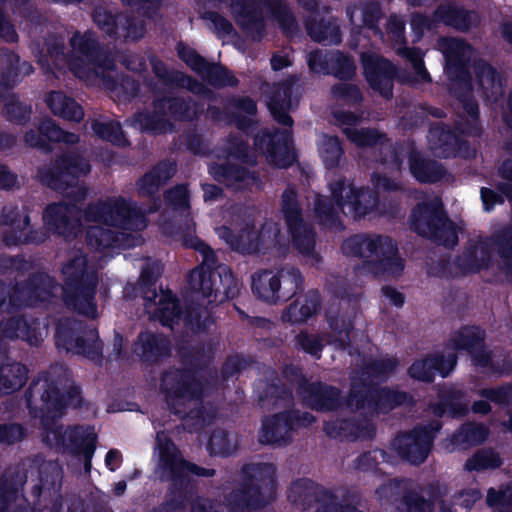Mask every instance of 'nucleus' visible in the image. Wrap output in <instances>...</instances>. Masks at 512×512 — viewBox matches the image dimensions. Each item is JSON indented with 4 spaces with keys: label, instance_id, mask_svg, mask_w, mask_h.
<instances>
[{
    "label": "nucleus",
    "instance_id": "obj_41",
    "mask_svg": "<svg viewBox=\"0 0 512 512\" xmlns=\"http://www.w3.org/2000/svg\"><path fill=\"white\" fill-rule=\"evenodd\" d=\"M46 401L51 407L61 408L64 406H77L80 403L79 391L75 387H70L66 393H61L56 387L51 392H47Z\"/></svg>",
    "mask_w": 512,
    "mask_h": 512
},
{
    "label": "nucleus",
    "instance_id": "obj_6",
    "mask_svg": "<svg viewBox=\"0 0 512 512\" xmlns=\"http://www.w3.org/2000/svg\"><path fill=\"white\" fill-rule=\"evenodd\" d=\"M411 227L418 234L433 237L447 247L457 244V227L443 218L441 201L433 197L428 203L419 204L412 212Z\"/></svg>",
    "mask_w": 512,
    "mask_h": 512
},
{
    "label": "nucleus",
    "instance_id": "obj_33",
    "mask_svg": "<svg viewBox=\"0 0 512 512\" xmlns=\"http://www.w3.org/2000/svg\"><path fill=\"white\" fill-rule=\"evenodd\" d=\"M175 173V166L172 163H161L151 172L146 174L139 184V190L142 194L150 195L166 180Z\"/></svg>",
    "mask_w": 512,
    "mask_h": 512
},
{
    "label": "nucleus",
    "instance_id": "obj_59",
    "mask_svg": "<svg viewBox=\"0 0 512 512\" xmlns=\"http://www.w3.org/2000/svg\"><path fill=\"white\" fill-rule=\"evenodd\" d=\"M283 320L290 323L304 322L303 314V300L297 301L289 306L287 311L282 316Z\"/></svg>",
    "mask_w": 512,
    "mask_h": 512
},
{
    "label": "nucleus",
    "instance_id": "obj_15",
    "mask_svg": "<svg viewBox=\"0 0 512 512\" xmlns=\"http://www.w3.org/2000/svg\"><path fill=\"white\" fill-rule=\"evenodd\" d=\"M199 250L203 254L202 265L192 271L189 278V286L192 291L196 294H200L203 298L207 299L203 301L210 304L213 300V276L214 273L211 270V265L214 263V254L212 250L201 243L198 240H192L190 243H186Z\"/></svg>",
    "mask_w": 512,
    "mask_h": 512
},
{
    "label": "nucleus",
    "instance_id": "obj_14",
    "mask_svg": "<svg viewBox=\"0 0 512 512\" xmlns=\"http://www.w3.org/2000/svg\"><path fill=\"white\" fill-rule=\"evenodd\" d=\"M255 150L263 154L266 160L278 167L285 168L294 161V155L290 148L289 134L285 130L274 135L263 132L255 139Z\"/></svg>",
    "mask_w": 512,
    "mask_h": 512
},
{
    "label": "nucleus",
    "instance_id": "obj_7",
    "mask_svg": "<svg viewBox=\"0 0 512 512\" xmlns=\"http://www.w3.org/2000/svg\"><path fill=\"white\" fill-rule=\"evenodd\" d=\"M302 281L299 271L293 267L264 270L252 277V290L261 300L277 303L296 293Z\"/></svg>",
    "mask_w": 512,
    "mask_h": 512
},
{
    "label": "nucleus",
    "instance_id": "obj_18",
    "mask_svg": "<svg viewBox=\"0 0 512 512\" xmlns=\"http://www.w3.org/2000/svg\"><path fill=\"white\" fill-rule=\"evenodd\" d=\"M145 308L149 314L163 325L173 327L181 319V313L174 296L170 291L159 293L147 290L144 292Z\"/></svg>",
    "mask_w": 512,
    "mask_h": 512
},
{
    "label": "nucleus",
    "instance_id": "obj_10",
    "mask_svg": "<svg viewBox=\"0 0 512 512\" xmlns=\"http://www.w3.org/2000/svg\"><path fill=\"white\" fill-rule=\"evenodd\" d=\"M95 434L89 428L77 427L63 429L57 427L49 430L45 436L48 444L63 447L75 454H83L86 460L85 469L91 468V458L95 450Z\"/></svg>",
    "mask_w": 512,
    "mask_h": 512
},
{
    "label": "nucleus",
    "instance_id": "obj_29",
    "mask_svg": "<svg viewBox=\"0 0 512 512\" xmlns=\"http://www.w3.org/2000/svg\"><path fill=\"white\" fill-rule=\"evenodd\" d=\"M476 83L485 97L496 99L502 94L501 83L496 78L495 71L486 63L479 62L474 67Z\"/></svg>",
    "mask_w": 512,
    "mask_h": 512
},
{
    "label": "nucleus",
    "instance_id": "obj_37",
    "mask_svg": "<svg viewBox=\"0 0 512 512\" xmlns=\"http://www.w3.org/2000/svg\"><path fill=\"white\" fill-rule=\"evenodd\" d=\"M237 22L246 28L258 25L260 17L259 4L254 0H237L231 5Z\"/></svg>",
    "mask_w": 512,
    "mask_h": 512
},
{
    "label": "nucleus",
    "instance_id": "obj_30",
    "mask_svg": "<svg viewBox=\"0 0 512 512\" xmlns=\"http://www.w3.org/2000/svg\"><path fill=\"white\" fill-rule=\"evenodd\" d=\"M357 118L351 113H341L338 116V121L346 125L343 128L346 136L357 146H369L378 141L380 136L377 132L372 130L358 129L351 125L356 122Z\"/></svg>",
    "mask_w": 512,
    "mask_h": 512
},
{
    "label": "nucleus",
    "instance_id": "obj_1",
    "mask_svg": "<svg viewBox=\"0 0 512 512\" xmlns=\"http://www.w3.org/2000/svg\"><path fill=\"white\" fill-rule=\"evenodd\" d=\"M79 214L76 205L55 204L46 209L44 220L48 229L65 238L76 237L81 227L85 228L88 245L97 250L115 243L129 247L132 243L125 237L126 231H138L146 226L142 213L122 198L90 206L83 218Z\"/></svg>",
    "mask_w": 512,
    "mask_h": 512
},
{
    "label": "nucleus",
    "instance_id": "obj_57",
    "mask_svg": "<svg viewBox=\"0 0 512 512\" xmlns=\"http://www.w3.org/2000/svg\"><path fill=\"white\" fill-rule=\"evenodd\" d=\"M168 202L179 208L187 207L188 205V194L187 189L184 186L175 187L173 190L169 191L167 195Z\"/></svg>",
    "mask_w": 512,
    "mask_h": 512
},
{
    "label": "nucleus",
    "instance_id": "obj_52",
    "mask_svg": "<svg viewBox=\"0 0 512 512\" xmlns=\"http://www.w3.org/2000/svg\"><path fill=\"white\" fill-rule=\"evenodd\" d=\"M29 327L23 319H13L9 322L8 327L3 330V334L9 338H22L30 340L28 335Z\"/></svg>",
    "mask_w": 512,
    "mask_h": 512
},
{
    "label": "nucleus",
    "instance_id": "obj_58",
    "mask_svg": "<svg viewBox=\"0 0 512 512\" xmlns=\"http://www.w3.org/2000/svg\"><path fill=\"white\" fill-rule=\"evenodd\" d=\"M23 437V430L19 425L0 426V441L14 443Z\"/></svg>",
    "mask_w": 512,
    "mask_h": 512
},
{
    "label": "nucleus",
    "instance_id": "obj_4",
    "mask_svg": "<svg viewBox=\"0 0 512 512\" xmlns=\"http://www.w3.org/2000/svg\"><path fill=\"white\" fill-rule=\"evenodd\" d=\"M218 163L210 164V174L219 182L235 189L249 188L256 184V178L244 169L235 167V162L253 163L254 156L247 153L242 138H229L218 155Z\"/></svg>",
    "mask_w": 512,
    "mask_h": 512
},
{
    "label": "nucleus",
    "instance_id": "obj_13",
    "mask_svg": "<svg viewBox=\"0 0 512 512\" xmlns=\"http://www.w3.org/2000/svg\"><path fill=\"white\" fill-rule=\"evenodd\" d=\"M166 402L175 413H182V406L194 402L201 394L199 382L190 374L174 371L167 373L162 380Z\"/></svg>",
    "mask_w": 512,
    "mask_h": 512
},
{
    "label": "nucleus",
    "instance_id": "obj_53",
    "mask_svg": "<svg viewBox=\"0 0 512 512\" xmlns=\"http://www.w3.org/2000/svg\"><path fill=\"white\" fill-rule=\"evenodd\" d=\"M62 43H55L51 47L47 48L48 58L46 57H39V64L42 66L45 70H50V62L55 64L56 66H60L62 61L64 60V56L62 53Z\"/></svg>",
    "mask_w": 512,
    "mask_h": 512
},
{
    "label": "nucleus",
    "instance_id": "obj_22",
    "mask_svg": "<svg viewBox=\"0 0 512 512\" xmlns=\"http://www.w3.org/2000/svg\"><path fill=\"white\" fill-rule=\"evenodd\" d=\"M178 54L180 58L185 61L187 65H189L193 70L201 74L207 73L211 83L216 85L234 84L232 77H229L226 71L218 67H210V65L193 49L179 45Z\"/></svg>",
    "mask_w": 512,
    "mask_h": 512
},
{
    "label": "nucleus",
    "instance_id": "obj_5",
    "mask_svg": "<svg viewBox=\"0 0 512 512\" xmlns=\"http://www.w3.org/2000/svg\"><path fill=\"white\" fill-rule=\"evenodd\" d=\"M334 206L327 207L324 200L318 198L315 204V212L324 224H327L337 210L354 217L365 216L377 205V199L366 190H357L347 181H339L331 186Z\"/></svg>",
    "mask_w": 512,
    "mask_h": 512
},
{
    "label": "nucleus",
    "instance_id": "obj_50",
    "mask_svg": "<svg viewBox=\"0 0 512 512\" xmlns=\"http://www.w3.org/2000/svg\"><path fill=\"white\" fill-rule=\"evenodd\" d=\"M0 69L8 70L9 73L11 70L17 69L20 73L25 75L32 71L31 65L26 62L20 64L19 58L9 53L0 54Z\"/></svg>",
    "mask_w": 512,
    "mask_h": 512
},
{
    "label": "nucleus",
    "instance_id": "obj_48",
    "mask_svg": "<svg viewBox=\"0 0 512 512\" xmlns=\"http://www.w3.org/2000/svg\"><path fill=\"white\" fill-rule=\"evenodd\" d=\"M399 53L409 59L411 62L412 68L416 74V78L413 80V82L428 81V74L423 67L422 55L420 51L411 48H403L399 50Z\"/></svg>",
    "mask_w": 512,
    "mask_h": 512
},
{
    "label": "nucleus",
    "instance_id": "obj_11",
    "mask_svg": "<svg viewBox=\"0 0 512 512\" xmlns=\"http://www.w3.org/2000/svg\"><path fill=\"white\" fill-rule=\"evenodd\" d=\"M157 451L159 456V474L162 478H176L188 473L197 476L209 477L214 470L200 468L194 464L185 462L179 455L173 443L163 433L157 434Z\"/></svg>",
    "mask_w": 512,
    "mask_h": 512
},
{
    "label": "nucleus",
    "instance_id": "obj_43",
    "mask_svg": "<svg viewBox=\"0 0 512 512\" xmlns=\"http://www.w3.org/2000/svg\"><path fill=\"white\" fill-rule=\"evenodd\" d=\"M92 128L99 137L105 140H108L117 145H123L125 143L123 133L121 131L119 123L117 122L95 121L92 124Z\"/></svg>",
    "mask_w": 512,
    "mask_h": 512
},
{
    "label": "nucleus",
    "instance_id": "obj_39",
    "mask_svg": "<svg viewBox=\"0 0 512 512\" xmlns=\"http://www.w3.org/2000/svg\"><path fill=\"white\" fill-rule=\"evenodd\" d=\"M309 35L318 42H326L329 44L338 43L340 41L339 26L334 21H326L320 24H308Z\"/></svg>",
    "mask_w": 512,
    "mask_h": 512
},
{
    "label": "nucleus",
    "instance_id": "obj_40",
    "mask_svg": "<svg viewBox=\"0 0 512 512\" xmlns=\"http://www.w3.org/2000/svg\"><path fill=\"white\" fill-rule=\"evenodd\" d=\"M319 153L327 167L337 165L342 155L338 139L324 135L320 140Z\"/></svg>",
    "mask_w": 512,
    "mask_h": 512
},
{
    "label": "nucleus",
    "instance_id": "obj_35",
    "mask_svg": "<svg viewBox=\"0 0 512 512\" xmlns=\"http://www.w3.org/2000/svg\"><path fill=\"white\" fill-rule=\"evenodd\" d=\"M262 492L259 489H249L248 491L237 492L231 496L228 506L230 512H242L250 506L257 507L272 499V490L269 489L265 496L260 499Z\"/></svg>",
    "mask_w": 512,
    "mask_h": 512
},
{
    "label": "nucleus",
    "instance_id": "obj_62",
    "mask_svg": "<svg viewBox=\"0 0 512 512\" xmlns=\"http://www.w3.org/2000/svg\"><path fill=\"white\" fill-rule=\"evenodd\" d=\"M299 339L301 341L302 347L311 354H317L322 347V345L318 342L317 338L314 336L301 334L299 336Z\"/></svg>",
    "mask_w": 512,
    "mask_h": 512
},
{
    "label": "nucleus",
    "instance_id": "obj_64",
    "mask_svg": "<svg viewBox=\"0 0 512 512\" xmlns=\"http://www.w3.org/2000/svg\"><path fill=\"white\" fill-rule=\"evenodd\" d=\"M410 512H431V504L420 497H415L409 501Z\"/></svg>",
    "mask_w": 512,
    "mask_h": 512
},
{
    "label": "nucleus",
    "instance_id": "obj_60",
    "mask_svg": "<svg viewBox=\"0 0 512 512\" xmlns=\"http://www.w3.org/2000/svg\"><path fill=\"white\" fill-rule=\"evenodd\" d=\"M502 175L508 182L503 184L500 188L512 201V161L504 162L502 166Z\"/></svg>",
    "mask_w": 512,
    "mask_h": 512
},
{
    "label": "nucleus",
    "instance_id": "obj_49",
    "mask_svg": "<svg viewBox=\"0 0 512 512\" xmlns=\"http://www.w3.org/2000/svg\"><path fill=\"white\" fill-rule=\"evenodd\" d=\"M467 399H464V395L460 391H452L449 399H446L445 407L449 410L451 415L459 416L464 414L468 410Z\"/></svg>",
    "mask_w": 512,
    "mask_h": 512
},
{
    "label": "nucleus",
    "instance_id": "obj_8",
    "mask_svg": "<svg viewBox=\"0 0 512 512\" xmlns=\"http://www.w3.org/2000/svg\"><path fill=\"white\" fill-rule=\"evenodd\" d=\"M217 234L229 247L242 253L257 252L261 247L272 248L280 243L279 227L274 222L266 223L259 233L246 223L241 229L235 230L221 227Z\"/></svg>",
    "mask_w": 512,
    "mask_h": 512
},
{
    "label": "nucleus",
    "instance_id": "obj_9",
    "mask_svg": "<svg viewBox=\"0 0 512 512\" xmlns=\"http://www.w3.org/2000/svg\"><path fill=\"white\" fill-rule=\"evenodd\" d=\"M73 54L69 60L70 69L73 73L91 83L98 77H105L107 70L113 69L114 64L108 60L104 64L94 62V41L90 35H75L71 40Z\"/></svg>",
    "mask_w": 512,
    "mask_h": 512
},
{
    "label": "nucleus",
    "instance_id": "obj_63",
    "mask_svg": "<svg viewBox=\"0 0 512 512\" xmlns=\"http://www.w3.org/2000/svg\"><path fill=\"white\" fill-rule=\"evenodd\" d=\"M481 197L484 204V208L487 211L490 210L496 203L502 202L500 196H498L494 191L487 188H482Z\"/></svg>",
    "mask_w": 512,
    "mask_h": 512
},
{
    "label": "nucleus",
    "instance_id": "obj_54",
    "mask_svg": "<svg viewBox=\"0 0 512 512\" xmlns=\"http://www.w3.org/2000/svg\"><path fill=\"white\" fill-rule=\"evenodd\" d=\"M57 345L64 347L67 351H73L90 356V352L86 349L82 341L80 342L77 339L74 342L71 339H67L66 332L62 329H58L57 331Z\"/></svg>",
    "mask_w": 512,
    "mask_h": 512
},
{
    "label": "nucleus",
    "instance_id": "obj_25",
    "mask_svg": "<svg viewBox=\"0 0 512 512\" xmlns=\"http://www.w3.org/2000/svg\"><path fill=\"white\" fill-rule=\"evenodd\" d=\"M41 135H36L34 131H29L25 134V142L29 146L42 147L45 145V138L51 141L64 142L67 144H73L78 141V136L63 131L61 128L56 126L51 119H46L40 126Z\"/></svg>",
    "mask_w": 512,
    "mask_h": 512
},
{
    "label": "nucleus",
    "instance_id": "obj_2",
    "mask_svg": "<svg viewBox=\"0 0 512 512\" xmlns=\"http://www.w3.org/2000/svg\"><path fill=\"white\" fill-rule=\"evenodd\" d=\"M63 275L66 280V288L55 285L49 277L40 279V283L35 287H28L19 293L25 299V304L35 305L38 301H44L58 290L65 293L66 302L73 306L79 313L95 318L97 308L93 302L92 289L95 287L96 267L88 265L85 256L77 255L63 267Z\"/></svg>",
    "mask_w": 512,
    "mask_h": 512
},
{
    "label": "nucleus",
    "instance_id": "obj_12",
    "mask_svg": "<svg viewBox=\"0 0 512 512\" xmlns=\"http://www.w3.org/2000/svg\"><path fill=\"white\" fill-rule=\"evenodd\" d=\"M282 212L295 248L303 255H312L315 244L314 234L312 230L302 222L297 205L296 193L292 189H287L283 193Z\"/></svg>",
    "mask_w": 512,
    "mask_h": 512
},
{
    "label": "nucleus",
    "instance_id": "obj_36",
    "mask_svg": "<svg viewBox=\"0 0 512 512\" xmlns=\"http://www.w3.org/2000/svg\"><path fill=\"white\" fill-rule=\"evenodd\" d=\"M471 14L458 9V7L452 3L442 4L435 12V21L443 22L448 25L455 26L458 29H467V20L471 18Z\"/></svg>",
    "mask_w": 512,
    "mask_h": 512
},
{
    "label": "nucleus",
    "instance_id": "obj_34",
    "mask_svg": "<svg viewBox=\"0 0 512 512\" xmlns=\"http://www.w3.org/2000/svg\"><path fill=\"white\" fill-rule=\"evenodd\" d=\"M27 369L20 363L3 367L0 371V393H9L20 389L26 382Z\"/></svg>",
    "mask_w": 512,
    "mask_h": 512
},
{
    "label": "nucleus",
    "instance_id": "obj_42",
    "mask_svg": "<svg viewBox=\"0 0 512 512\" xmlns=\"http://www.w3.org/2000/svg\"><path fill=\"white\" fill-rule=\"evenodd\" d=\"M209 446L214 454L229 455L236 450L237 439L234 434L219 431L211 436Z\"/></svg>",
    "mask_w": 512,
    "mask_h": 512
},
{
    "label": "nucleus",
    "instance_id": "obj_19",
    "mask_svg": "<svg viewBox=\"0 0 512 512\" xmlns=\"http://www.w3.org/2000/svg\"><path fill=\"white\" fill-rule=\"evenodd\" d=\"M432 443V433L426 428L416 429L412 433L398 437L394 446L399 454L411 463L423 462Z\"/></svg>",
    "mask_w": 512,
    "mask_h": 512
},
{
    "label": "nucleus",
    "instance_id": "obj_16",
    "mask_svg": "<svg viewBox=\"0 0 512 512\" xmlns=\"http://www.w3.org/2000/svg\"><path fill=\"white\" fill-rule=\"evenodd\" d=\"M362 63L371 87L384 97H390L392 95L391 80L395 74L394 67L375 53H363Z\"/></svg>",
    "mask_w": 512,
    "mask_h": 512
},
{
    "label": "nucleus",
    "instance_id": "obj_26",
    "mask_svg": "<svg viewBox=\"0 0 512 512\" xmlns=\"http://www.w3.org/2000/svg\"><path fill=\"white\" fill-rule=\"evenodd\" d=\"M46 103L53 114L69 121H80L84 112L72 99L61 92H52L46 98Z\"/></svg>",
    "mask_w": 512,
    "mask_h": 512
},
{
    "label": "nucleus",
    "instance_id": "obj_20",
    "mask_svg": "<svg viewBox=\"0 0 512 512\" xmlns=\"http://www.w3.org/2000/svg\"><path fill=\"white\" fill-rule=\"evenodd\" d=\"M456 364L454 352L447 350L445 354L433 355L414 362L409 374L412 378L421 381H431L436 372L443 377L447 376Z\"/></svg>",
    "mask_w": 512,
    "mask_h": 512
},
{
    "label": "nucleus",
    "instance_id": "obj_31",
    "mask_svg": "<svg viewBox=\"0 0 512 512\" xmlns=\"http://www.w3.org/2000/svg\"><path fill=\"white\" fill-rule=\"evenodd\" d=\"M165 351L166 343L164 338L148 332L141 333L134 345L135 354L147 361L162 355Z\"/></svg>",
    "mask_w": 512,
    "mask_h": 512
},
{
    "label": "nucleus",
    "instance_id": "obj_27",
    "mask_svg": "<svg viewBox=\"0 0 512 512\" xmlns=\"http://www.w3.org/2000/svg\"><path fill=\"white\" fill-rule=\"evenodd\" d=\"M326 433L331 437H344L346 439H359L370 437L373 433V427L368 421L356 424L351 421H341L337 423H327L325 425Z\"/></svg>",
    "mask_w": 512,
    "mask_h": 512
},
{
    "label": "nucleus",
    "instance_id": "obj_47",
    "mask_svg": "<svg viewBox=\"0 0 512 512\" xmlns=\"http://www.w3.org/2000/svg\"><path fill=\"white\" fill-rule=\"evenodd\" d=\"M487 433V429L482 425L467 424L458 433L457 442L479 443L485 440Z\"/></svg>",
    "mask_w": 512,
    "mask_h": 512
},
{
    "label": "nucleus",
    "instance_id": "obj_45",
    "mask_svg": "<svg viewBox=\"0 0 512 512\" xmlns=\"http://www.w3.org/2000/svg\"><path fill=\"white\" fill-rule=\"evenodd\" d=\"M327 63L329 65L327 72L339 78H349L355 71V66L351 59L340 53L332 55Z\"/></svg>",
    "mask_w": 512,
    "mask_h": 512
},
{
    "label": "nucleus",
    "instance_id": "obj_61",
    "mask_svg": "<svg viewBox=\"0 0 512 512\" xmlns=\"http://www.w3.org/2000/svg\"><path fill=\"white\" fill-rule=\"evenodd\" d=\"M210 19L214 26L215 31L219 35L223 36L231 33L232 25L225 18L217 14H211Z\"/></svg>",
    "mask_w": 512,
    "mask_h": 512
},
{
    "label": "nucleus",
    "instance_id": "obj_24",
    "mask_svg": "<svg viewBox=\"0 0 512 512\" xmlns=\"http://www.w3.org/2000/svg\"><path fill=\"white\" fill-rule=\"evenodd\" d=\"M484 333L476 327H466L458 331L450 340L453 350H467L473 359L481 365L485 362L478 358V353H483L482 341Z\"/></svg>",
    "mask_w": 512,
    "mask_h": 512
},
{
    "label": "nucleus",
    "instance_id": "obj_21",
    "mask_svg": "<svg viewBox=\"0 0 512 512\" xmlns=\"http://www.w3.org/2000/svg\"><path fill=\"white\" fill-rule=\"evenodd\" d=\"M294 424L287 413L275 414L263 421L259 440L264 444L286 443L292 434Z\"/></svg>",
    "mask_w": 512,
    "mask_h": 512
},
{
    "label": "nucleus",
    "instance_id": "obj_3",
    "mask_svg": "<svg viewBox=\"0 0 512 512\" xmlns=\"http://www.w3.org/2000/svg\"><path fill=\"white\" fill-rule=\"evenodd\" d=\"M342 251L362 258L365 269L375 275L397 276L404 268L397 246L389 237L356 235L343 243Z\"/></svg>",
    "mask_w": 512,
    "mask_h": 512
},
{
    "label": "nucleus",
    "instance_id": "obj_38",
    "mask_svg": "<svg viewBox=\"0 0 512 512\" xmlns=\"http://www.w3.org/2000/svg\"><path fill=\"white\" fill-rule=\"evenodd\" d=\"M338 390L326 386H317L312 390L308 403L317 410H330L336 407Z\"/></svg>",
    "mask_w": 512,
    "mask_h": 512
},
{
    "label": "nucleus",
    "instance_id": "obj_32",
    "mask_svg": "<svg viewBox=\"0 0 512 512\" xmlns=\"http://www.w3.org/2000/svg\"><path fill=\"white\" fill-rule=\"evenodd\" d=\"M410 170L413 176L421 182H434L441 179L444 170L436 162L427 161L419 154H414L410 160Z\"/></svg>",
    "mask_w": 512,
    "mask_h": 512
},
{
    "label": "nucleus",
    "instance_id": "obj_28",
    "mask_svg": "<svg viewBox=\"0 0 512 512\" xmlns=\"http://www.w3.org/2000/svg\"><path fill=\"white\" fill-rule=\"evenodd\" d=\"M440 50L446 57L449 71L458 65H464L473 55L472 48L461 40L443 39L440 42Z\"/></svg>",
    "mask_w": 512,
    "mask_h": 512
},
{
    "label": "nucleus",
    "instance_id": "obj_46",
    "mask_svg": "<svg viewBox=\"0 0 512 512\" xmlns=\"http://www.w3.org/2000/svg\"><path fill=\"white\" fill-rule=\"evenodd\" d=\"M500 464L501 460L494 452L482 451L469 459L466 462L465 467L467 470H483L498 467Z\"/></svg>",
    "mask_w": 512,
    "mask_h": 512
},
{
    "label": "nucleus",
    "instance_id": "obj_44",
    "mask_svg": "<svg viewBox=\"0 0 512 512\" xmlns=\"http://www.w3.org/2000/svg\"><path fill=\"white\" fill-rule=\"evenodd\" d=\"M487 504L490 507H496L497 512H512V484L498 492L489 489Z\"/></svg>",
    "mask_w": 512,
    "mask_h": 512
},
{
    "label": "nucleus",
    "instance_id": "obj_23",
    "mask_svg": "<svg viewBox=\"0 0 512 512\" xmlns=\"http://www.w3.org/2000/svg\"><path fill=\"white\" fill-rule=\"evenodd\" d=\"M90 170L89 164L82 158L73 157L63 160L59 170L51 176L41 174V179L47 185L60 189V183L70 184L75 178L86 175Z\"/></svg>",
    "mask_w": 512,
    "mask_h": 512
},
{
    "label": "nucleus",
    "instance_id": "obj_55",
    "mask_svg": "<svg viewBox=\"0 0 512 512\" xmlns=\"http://www.w3.org/2000/svg\"><path fill=\"white\" fill-rule=\"evenodd\" d=\"M491 250H488L483 244L474 247L471 252V263L469 270H478L487 264L490 258Z\"/></svg>",
    "mask_w": 512,
    "mask_h": 512
},
{
    "label": "nucleus",
    "instance_id": "obj_51",
    "mask_svg": "<svg viewBox=\"0 0 512 512\" xmlns=\"http://www.w3.org/2000/svg\"><path fill=\"white\" fill-rule=\"evenodd\" d=\"M267 104L271 114L279 123L289 127L292 125V119L286 114L287 103L285 100L280 103L275 97L270 99Z\"/></svg>",
    "mask_w": 512,
    "mask_h": 512
},
{
    "label": "nucleus",
    "instance_id": "obj_17",
    "mask_svg": "<svg viewBox=\"0 0 512 512\" xmlns=\"http://www.w3.org/2000/svg\"><path fill=\"white\" fill-rule=\"evenodd\" d=\"M93 18L96 25L110 35L135 40L142 37L145 31L142 22H134L123 15L115 19L111 11L104 7L96 8Z\"/></svg>",
    "mask_w": 512,
    "mask_h": 512
},
{
    "label": "nucleus",
    "instance_id": "obj_56",
    "mask_svg": "<svg viewBox=\"0 0 512 512\" xmlns=\"http://www.w3.org/2000/svg\"><path fill=\"white\" fill-rule=\"evenodd\" d=\"M372 182L377 191L389 192L398 189L399 184L395 179L387 177L385 172L375 173Z\"/></svg>",
    "mask_w": 512,
    "mask_h": 512
}]
</instances>
